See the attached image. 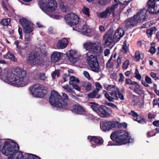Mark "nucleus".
Here are the masks:
<instances>
[{"label": "nucleus", "instance_id": "nucleus-1", "mask_svg": "<svg viewBox=\"0 0 159 159\" xmlns=\"http://www.w3.org/2000/svg\"><path fill=\"white\" fill-rule=\"evenodd\" d=\"M19 147L15 142L5 141L1 151L3 154L6 156L10 155L8 159H41L36 155L31 154L18 152Z\"/></svg>", "mask_w": 159, "mask_h": 159}, {"label": "nucleus", "instance_id": "nucleus-2", "mask_svg": "<svg viewBox=\"0 0 159 159\" xmlns=\"http://www.w3.org/2000/svg\"><path fill=\"white\" fill-rule=\"evenodd\" d=\"M26 72L21 68L17 67L11 72L8 71L7 78L12 84L16 86H23L26 77Z\"/></svg>", "mask_w": 159, "mask_h": 159}, {"label": "nucleus", "instance_id": "nucleus-3", "mask_svg": "<svg viewBox=\"0 0 159 159\" xmlns=\"http://www.w3.org/2000/svg\"><path fill=\"white\" fill-rule=\"evenodd\" d=\"M112 141H109L107 146L121 145L129 142L128 133L125 130H115L110 135Z\"/></svg>", "mask_w": 159, "mask_h": 159}, {"label": "nucleus", "instance_id": "nucleus-4", "mask_svg": "<svg viewBox=\"0 0 159 159\" xmlns=\"http://www.w3.org/2000/svg\"><path fill=\"white\" fill-rule=\"evenodd\" d=\"M62 95L63 99L57 92L54 90H52L49 98V102L51 105L59 109L66 108L67 106V100L68 99V97L65 93H63Z\"/></svg>", "mask_w": 159, "mask_h": 159}, {"label": "nucleus", "instance_id": "nucleus-5", "mask_svg": "<svg viewBox=\"0 0 159 159\" xmlns=\"http://www.w3.org/2000/svg\"><path fill=\"white\" fill-rule=\"evenodd\" d=\"M148 10L143 8L140 10L137 15L144 21L149 13H156L159 12V0H149L148 3Z\"/></svg>", "mask_w": 159, "mask_h": 159}, {"label": "nucleus", "instance_id": "nucleus-6", "mask_svg": "<svg viewBox=\"0 0 159 159\" xmlns=\"http://www.w3.org/2000/svg\"><path fill=\"white\" fill-rule=\"evenodd\" d=\"M39 7L43 11L52 12L55 11L57 3L55 0H40Z\"/></svg>", "mask_w": 159, "mask_h": 159}, {"label": "nucleus", "instance_id": "nucleus-7", "mask_svg": "<svg viewBox=\"0 0 159 159\" xmlns=\"http://www.w3.org/2000/svg\"><path fill=\"white\" fill-rule=\"evenodd\" d=\"M86 55L88 57V64L91 70L97 73L100 71L101 70L96 57L91 54V53L89 52L87 53Z\"/></svg>", "mask_w": 159, "mask_h": 159}, {"label": "nucleus", "instance_id": "nucleus-8", "mask_svg": "<svg viewBox=\"0 0 159 159\" xmlns=\"http://www.w3.org/2000/svg\"><path fill=\"white\" fill-rule=\"evenodd\" d=\"M41 61V58L38 52L33 51L29 54L27 60L28 64L34 66L39 64Z\"/></svg>", "mask_w": 159, "mask_h": 159}, {"label": "nucleus", "instance_id": "nucleus-9", "mask_svg": "<svg viewBox=\"0 0 159 159\" xmlns=\"http://www.w3.org/2000/svg\"><path fill=\"white\" fill-rule=\"evenodd\" d=\"M64 18L66 23L70 26L77 24L80 20L77 16L72 12L68 14Z\"/></svg>", "mask_w": 159, "mask_h": 159}, {"label": "nucleus", "instance_id": "nucleus-10", "mask_svg": "<svg viewBox=\"0 0 159 159\" xmlns=\"http://www.w3.org/2000/svg\"><path fill=\"white\" fill-rule=\"evenodd\" d=\"M118 123L116 121H104L100 123V127L102 131L106 132L116 128V125Z\"/></svg>", "mask_w": 159, "mask_h": 159}, {"label": "nucleus", "instance_id": "nucleus-11", "mask_svg": "<svg viewBox=\"0 0 159 159\" xmlns=\"http://www.w3.org/2000/svg\"><path fill=\"white\" fill-rule=\"evenodd\" d=\"M112 113L111 108L105 106L101 105L98 113V115L103 118H108L111 116V114Z\"/></svg>", "mask_w": 159, "mask_h": 159}, {"label": "nucleus", "instance_id": "nucleus-12", "mask_svg": "<svg viewBox=\"0 0 159 159\" xmlns=\"http://www.w3.org/2000/svg\"><path fill=\"white\" fill-rule=\"evenodd\" d=\"M113 31L111 30H108L103 36V41L104 44L107 46L111 45L114 41H116L113 37Z\"/></svg>", "mask_w": 159, "mask_h": 159}, {"label": "nucleus", "instance_id": "nucleus-13", "mask_svg": "<svg viewBox=\"0 0 159 159\" xmlns=\"http://www.w3.org/2000/svg\"><path fill=\"white\" fill-rule=\"evenodd\" d=\"M117 7V4H114L111 6L107 7L105 11L102 12L98 13L97 15L99 17L102 18H106L110 15L111 12H113L114 9H115Z\"/></svg>", "mask_w": 159, "mask_h": 159}, {"label": "nucleus", "instance_id": "nucleus-14", "mask_svg": "<svg viewBox=\"0 0 159 159\" xmlns=\"http://www.w3.org/2000/svg\"><path fill=\"white\" fill-rule=\"evenodd\" d=\"M112 91L108 93H105L104 96L105 98L110 102H113L114 100H117L118 99V97L117 95V91Z\"/></svg>", "mask_w": 159, "mask_h": 159}, {"label": "nucleus", "instance_id": "nucleus-15", "mask_svg": "<svg viewBox=\"0 0 159 159\" xmlns=\"http://www.w3.org/2000/svg\"><path fill=\"white\" fill-rule=\"evenodd\" d=\"M89 139L91 141L94 142L96 144V145L93 144L91 145L93 148H95L96 147V145L100 146L103 143V140L101 137L96 136H89L88 137V139H89Z\"/></svg>", "mask_w": 159, "mask_h": 159}, {"label": "nucleus", "instance_id": "nucleus-16", "mask_svg": "<svg viewBox=\"0 0 159 159\" xmlns=\"http://www.w3.org/2000/svg\"><path fill=\"white\" fill-rule=\"evenodd\" d=\"M30 93L34 97L42 98L47 93V90H30Z\"/></svg>", "mask_w": 159, "mask_h": 159}, {"label": "nucleus", "instance_id": "nucleus-17", "mask_svg": "<svg viewBox=\"0 0 159 159\" xmlns=\"http://www.w3.org/2000/svg\"><path fill=\"white\" fill-rule=\"evenodd\" d=\"M73 112L78 115H81L85 111L84 107L80 104L75 105L72 110Z\"/></svg>", "mask_w": 159, "mask_h": 159}, {"label": "nucleus", "instance_id": "nucleus-18", "mask_svg": "<svg viewBox=\"0 0 159 159\" xmlns=\"http://www.w3.org/2000/svg\"><path fill=\"white\" fill-rule=\"evenodd\" d=\"M124 31L121 28H118L115 32L113 36L116 42L118 41L124 35Z\"/></svg>", "mask_w": 159, "mask_h": 159}, {"label": "nucleus", "instance_id": "nucleus-19", "mask_svg": "<svg viewBox=\"0 0 159 159\" xmlns=\"http://www.w3.org/2000/svg\"><path fill=\"white\" fill-rule=\"evenodd\" d=\"M100 90H93L89 93L87 95L86 98L87 99H93L94 98H99L101 97V94L99 93Z\"/></svg>", "mask_w": 159, "mask_h": 159}, {"label": "nucleus", "instance_id": "nucleus-20", "mask_svg": "<svg viewBox=\"0 0 159 159\" xmlns=\"http://www.w3.org/2000/svg\"><path fill=\"white\" fill-rule=\"evenodd\" d=\"M70 81L69 82V84L71 85L74 89H80V87L77 84L73 83L75 82L77 83L79 82L80 81L78 78L75 77L73 76H71L70 77Z\"/></svg>", "mask_w": 159, "mask_h": 159}, {"label": "nucleus", "instance_id": "nucleus-21", "mask_svg": "<svg viewBox=\"0 0 159 159\" xmlns=\"http://www.w3.org/2000/svg\"><path fill=\"white\" fill-rule=\"evenodd\" d=\"M79 31L81 32L83 34L87 36L90 37L92 36L93 35L91 32V29L87 25H84L82 28L80 29Z\"/></svg>", "mask_w": 159, "mask_h": 159}, {"label": "nucleus", "instance_id": "nucleus-22", "mask_svg": "<svg viewBox=\"0 0 159 159\" xmlns=\"http://www.w3.org/2000/svg\"><path fill=\"white\" fill-rule=\"evenodd\" d=\"M78 55L75 51L70 50L69 52V60L72 64H74L78 60Z\"/></svg>", "mask_w": 159, "mask_h": 159}, {"label": "nucleus", "instance_id": "nucleus-23", "mask_svg": "<svg viewBox=\"0 0 159 159\" xmlns=\"http://www.w3.org/2000/svg\"><path fill=\"white\" fill-rule=\"evenodd\" d=\"M68 43V41L67 38H64L58 42L57 47L59 49H63L66 47Z\"/></svg>", "mask_w": 159, "mask_h": 159}, {"label": "nucleus", "instance_id": "nucleus-24", "mask_svg": "<svg viewBox=\"0 0 159 159\" xmlns=\"http://www.w3.org/2000/svg\"><path fill=\"white\" fill-rule=\"evenodd\" d=\"M51 59L52 61L56 62L60 61L61 59L60 53L58 52H53L51 55Z\"/></svg>", "mask_w": 159, "mask_h": 159}, {"label": "nucleus", "instance_id": "nucleus-25", "mask_svg": "<svg viewBox=\"0 0 159 159\" xmlns=\"http://www.w3.org/2000/svg\"><path fill=\"white\" fill-rule=\"evenodd\" d=\"M3 57L5 59H9L14 62H17V60L14 54L10 52H8L6 54L4 55Z\"/></svg>", "mask_w": 159, "mask_h": 159}, {"label": "nucleus", "instance_id": "nucleus-26", "mask_svg": "<svg viewBox=\"0 0 159 159\" xmlns=\"http://www.w3.org/2000/svg\"><path fill=\"white\" fill-rule=\"evenodd\" d=\"M96 43L91 41H88L85 43L84 44V48L86 50H92L93 48L94 47V45Z\"/></svg>", "mask_w": 159, "mask_h": 159}, {"label": "nucleus", "instance_id": "nucleus-27", "mask_svg": "<svg viewBox=\"0 0 159 159\" xmlns=\"http://www.w3.org/2000/svg\"><path fill=\"white\" fill-rule=\"evenodd\" d=\"M89 103L91 104L90 106L92 110L98 113L100 108V106L94 102H90Z\"/></svg>", "mask_w": 159, "mask_h": 159}, {"label": "nucleus", "instance_id": "nucleus-28", "mask_svg": "<svg viewBox=\"0 0 159 159\" xmlns=\"http://www.w3.org/2000/svg\"><path fill=\"white\" fill-rule=\"evenodd\" d=\"M24 32L26 34L31 33L34 30L33 25L31 23L23 28Z\"/></svg>", "mask_w": 159, "mask_h": 159}, {"label": "nucleus", "instance_id": "nucleus-29", "mask_svg": "<svg viewBox=\"0 0 159 159\" xmlns=\"http://www.w3.org/2000/svg\"><path fill=\"white\" fill-rule=\"evenodd\" d=\"M125 26L127 28H132L134 27V25H135V24L133 20V19L131 18L127 20H125Z\"/></svg>", "mask_w": 159, "mask_h": 159}, {"label": "nucleus", "instance_id": "nucleus-30", "mask_svg": "<svg viewBox=\"0 0 159 159\" xmlns=\"http://www.w3.org/2000/svg\"><path fill=\"white\" fill-rule=\"evenodd\" d=\"M19 22L23 28L30 24L31 22L25 18H22L19 20Z\"/></svg>", "mask_w": 159, "mask_h": 159}, {"label": "nucleus", "instance_id": "nucleus-31", "mask_svg": "<svg viewBox=\"0 0 159 159\" xmlns=\"http://www.w3.org/2000/svg\"><path fill=\"white\" fill-rule=\"evenodd\" d=\"M45 87L43 85L36 84L30 87L29 89H44Z\"/></svg>", "mask_w": 159, "mask_h": 159}, {"label": "nucleus", "instance_id": "nucleus-32", "mask_svg": "<svg viewBox=\"0 0 159 159\" xmlns=\"http://www.w3.org/2000/svg\"><path fill=\"white\" fill-rule=\"evenodd\" d=\"M101 44L100 43H98L94 45V47L93 48L92 50L97 53H99L101 52L102 49Z\"/></svg>", "mask_w": 159, "mask_h": 159}, {"label": "nucleus", "instance_id": "nucleus-33", "mask_svg": "<svg viewBox=\"0 0 159 159\" xmlns=\"http://www.w3.org/2000/svg\"><path fill=\"white\" fill-rule=\"evenodd\" d=\"M81 86L85 88L86 89H91V84L88 82H83L81 83Z\"/></svg>", "mask_w": 159, "mask_h": 159}, {"label": "nucleus", "instance_id": "nucleus-34", "mask_svg": "<svg viewBox=\"0 0 159 159\" xmlns=\"http://www.w3.org/2000/svg\"><path fill=\"white\" fill-rule=\"evenodd\" d=\"M156 30V29L154 27L148 29L146 31L147 35L148 37L151 36L152 34L155 33Z\"/></svg>", "mask_w": 159, "mask_h": 159}, {"label": "nucleus", "instance_id": "nucleus-35", "mask_svg": "<svg viewBox=\"0 0 159 159\" xmlns=\"http://www.w3.org/2000/svg\"><path fill=\"white\" fill-rule=\"evenodd\" d=\"M134 23L136 25L138 23L140 22L142 20L137 14L134 16L133 17L131 18Z\"/></svg>", "mask_w": 159, "mask_h": 159}, {"label": "nucleus", "instance_id": "nucleus-36", "mask_svg": "<svg viewBox=\"0 0 159 159\" xmlns=\"http://www.w3.org/2000/svg\"><path fill=\"white\" fill-rule=\"evenodd\" d=\"M115 2L117 3L116 4H121L125 5L129 3L130 2V0H114Z\"/></svg>", "mask_w": 159, "mask_h": 159}, {"label": "nucleus", "instance_id": "nucleus-37", "mask_svg": "<svg viewBox=\"0 0 159 159\" xmlns=\"http://www.w3.org/2000/svg\"><path fill=\"white\" fill-rule=\"evenodd\" d=\"M128 50V47L127 45V42L125 40L124 42L123 46L122 52L124 53H126Z\"/></svg>", "mask_w": 159, "mask_h": 159}, {"label": "nucleus", "instance_id": "nucleus-38", "mask_svg": "<svg viewBox=\"0 0 159 159\" xmlns=\"http://www.w3.org/2000/svg\"><path fill=\"white\" fill-rule=\"evenodd\" d=\"M118 124L116 125V127H117L118 128H121L123 127L124 128H126L127 126V123H122L120 124L118 121Z\"/></svg>", "mask_w": 159, "mask_h": 159}, {"label": "nucleus", "instance_id": "nucleus-39", "mask_svg": "<svg viewBox=\"0 0 159 159\" xmlns=\"http://www.w3.org/2000/svg\"><path fill=\"white\" fill-rule=\"evenodd\" d=\"M72 71V70H69L68 71V74H63L62 75V77L63 79L64 82H66L67 80V78L68 76H69L70 74V72L72 73L71 72Z\"/></svg>", "mask_w": 159, "mask_h": 159}, {"label": "nucleus", "instance_id": "nucleus-40", "mask_svg": "<svg viewBox=\"0 0 159 159\" xmlns=\"http://www.w3.org/2000/svg\"><path fill=\"white\" fill-rule=\"evenodd\" d=\"M143 56H140V53L139 51H137L135 53V60L136 61H138L140 59H142L143 58Z\"/></svg>", "mask_w": 159, "mask_h": 159}, {"label": "nucleus", "instance_id": "nucleus-41", "mask_svg": "<svg viewBox=\"0 0 159 159\" xmlns=\"http://www.w3.org/2000/svg\"><path fill=\"white\" fill-rule=\"evenodd\" d=\"M139 98L137 97V96H134L133 97L132 102L134 106H137V103H138V102L139 101Z\"/></svg>", "mask_w": 159, "mask_h": 159}, {"label": "nucleus", "instance_id": "nucleus-42", "mask_svg": "<svg viewBox=\"0 0 159 159\" xmlns=\"http://www.w3.org/2000/svg\"><path fill=\"white\" fill-rule=\"evenodd\" d=\"M10 20V19L9 18L4 19L1 21V23L4 25H8Z\"/></svg>", "mask_w": 159, "mask_h": 159}, {"label": "nucleus", "instance_id": "nucleus-43", "mask_svg": "<svg viewBox=\"0 0 159 159\" xmlns=\"http://www.w3.org/2000/svg\"><path fill=\"white\" fill-rule=\"evenodd\" d=\"M151 45L152 46H151L150 48V52L152 54H153L155 53V52L156 51V49L154 47V43H151Z\"/></svg>", "mask_w": 159, "mask_h": 159}, {"label": "nucleus", "instance_id": "nucleus-44", "mask_svg": "<svg viewBox=\"0 0 159 159\" xmlns=\"http://www.w3.org/2000/svg\"><path fill=\"white\" fill-rule=\"evenodd\" d=\"M82 11L84 14L88 16H89V13L88 8L84 7L82 9Z\"/></svg>", "mask_w": 159, "mask_h": 159}, {"label": "nucleus", "instance_id": "nucleus-45", "mask_svg": "<svg viewBox=\"0 0 159 159\" xmlns=\"http://www.w3.org/2000/svg\"><path fill=\"white\" fill-rule=\"evenodd\" d=\"M156 135V133H155L153 130L148 131L147 133V137L148 138H150L151 136H155Z\"/></svg>", "mask_w": 159, "mask_h": 159}, {"label": "nucleus", "instance_id": "nucleus-46", "mask_svg": "<svg viewBox=\"0 0 159 159\" xmlns=\"http://www.w3.org/2000/svg\"><path fill=\"white\" fill-rule=\"evenodd\" d=\"M59 72L58 70H55L52 74V77L53 79L56 78L57 76V77L59 76Z\"/></svg>", "mask_w": 159, "mask_h": 159}, {"label": "nucleus", "instance_id": "nucleus-47", "mask_svg": "<svg viewBox=\"0 0 159 159\" xmlns=\"http://www.w3.org/2000/svg\"><path fill=\"white\" fill-rule=\"evenodd\" d=\"M104 88L107 89H115L116 87L114 85L105 84L104 86Z\"/></svg>", "mask_w": 159, "mask_h": 159}, {"label": "nucleus", "instance_id": "nucleus-48", "mask_svg": "<svg viewBox=\"0 0 159 159\" xmlns=\"http://www.w3.org/2000/svg\"><path fill=\"white\" fill-rule=\"evenodd\" d=\"M98 3L102 6L106 5L108 3L107 0H99Z\"/></svg>", "mask_w": 159, "mask_h": 159}, {"label": "nucleus", "instance_id": "nucleus-49", "mask_svg": "<svg viewBox=\"0 0 159 159\" xmlns=\"http://www.w3.org/2000/svg\"><path fill=\"white\" fill-rule=\"evenodd\" d=\"M132 87L134 88V89H138L140 88V86L138 83L136 82H133V84L132 85Z\"/></svg>", "mask_w": 159, "mask_h": 159}, {"label": "nucleus", "instance_id": "nucleus-50", "mask_svg": "<svg viewBox=\"0 0 159 159\" xmlns=\"http://www.w3.org/2000/svg\"><path fill=\"white\" fill-rule=\"evenodd\" d=\"M115 9H114V11L113 12H111L112 13L113 18L114 19L116 20H118L120 18V15L119 14H116L115 13Z\"/></svg>", "mask_w": 159, "mask_h": 159}, {"label": "nucleus", "instance_id": "nucleus-51", "mask_svg": "<svg viewBox=\"0 0 159 159\" xmlns=\"http://www.w3.org/2000/svg\"><path fill=\"white\" fill-rule=\"evenodd\" d=\"M150 75L151 77L154 78L156 80L159 79V78L157 77V74L154 72H151V73Z\"/></svg>", "mask_w": 159, "mask_h": 159}, {"label": "nucleus", "instance_id": "nucleus-52", "mask_svg": "<svg viewBox=\"0 0 159 159\" xmlns=\"http://www.w3.org/2000/svg\"><path fill=\"white\" fill-rule=\"evenodd\" d=\"M106 66L107 68L111 69L113 67V64L112 62H107Z\"/></svg>", "mask_w": 159, "mask_h": 159}, {"label": "nucleus", "instance_id": "nucleus-53", "mask_svg": "<svg viewBox=\"0 0 159 159\" xmlns=\"http://www.w3.org/2000/svg\"><path fill=\"white\" fill-rule=\"evenodd\" d=\"M133 117L135 118V117H138L139 115L138 113L134 111H131L130 114Z\"/></svg>", "mask_w": 159, "mask_h": 159}, {"label": "nucleus", "instance_id": "nucleus-54", "mask_svg": "<svg viewBox=\"0 0 159 159\" xmlns=\"http://www.w3.org/2000/svg\"><path fill=\"white\" fill-rule=\"evenodd\" d=\"M118 94L119 98L121 100L124 99V97L123 95L119 91V90H117V95Z\"/></svg>", "mask_w": 159, "mask_h": 159}, {"label": "nucleus", "instance_id": "nucleus-55", "mask_svg": "<svg viewBox=\"0 0 159 159\" xmlns=\"http://www.w3.org/2000/svg\"><path fill=\"white\" fill-rule=\"evenodd\" d=\"M137 105L139 106L140 108H142L143 107V100H140L139 99V101L138 102V103H137Z\"/></svg>", "mask_w": 159, "mask_h": 159}, {"label": "nucleus", "instance_id": "nucleus-56", "mask_svg": "<svg viewBox=\"0 0 159 159\" xmlns=\"http://www.w3.org/2000/svg\"><path fill=\"white\" fill-rule=\"evenodd\" d=\"M145 80L146 82L148 83L151 84L152 83L151 78L148 76H145Z\"/></svg>", "mask_w": 159, "mask_h": 159}, {"label": "nucleus", "instance_id": "nucleus-57", "mask_svg": "<svg viewBox=\"0 0 159 159\" xmlns=\"http://www.w3.org/2000/svg\"><path fill=\"white\" fill-rule=\"evenodd\" d=\"M83 74L84 76L87 78L89 80L90 79V76L89 73L86 71H84L83 72Z\"/></svg>", "mask_w": 159, "mask_h": 159}, {"label": "nucleus", "instance_id": "nucleus-58", "mask_svg": "<svg viewBox=\"0 0 159 159\" xmlns=\"http://www.w3.org/2000/svg\"><path fill=\"white\" fill-rule=\"evenodd\" d=\"M129 62L128 61L126 60L125 61L123 65V68L125 69H127L129 65Z\"/></svg>", "mask_w": 159, "mask_h": 159}, {"label": "nucleus", "instance_id": "nucleus-59", "mask_svg": "<svg viewBox=\"0 0 159 159\" xmlns=\"http://www.w3.org/2000/svg\"><path fill=\"white\" fill-rule=\"evenodd\" d=\"M138 117H139V119H140L139 120H140V121H141V124H144L146 123L145 119L143 116L139 115Z\"/></svg>", "mask_w": 159, "mask_h": 159}, {"label": "nucleus", "instance_id": "nucleus-60", "mask_svg": "<svg viewBox=\"0 0 159 159\" xmlns=\"http://www.w3.org/2000/svg\"><path fill=\"white\" fill-rule=\"evenodd\" d=\"M134 91L139 95H143L144 93L143 90H134Z\"/></svg>", "mask_w": 159, "mask_h": 159}, {"label": "nucleus", "instance_id": "nucleus-61", "mask_svg": "<svg viewBox=\"0 0 159 159\" xmlns=\"http://www.w3.org/2000/svg\"><path fill=\"white\" fill-rule=\"evenodd\" d=\"M30 41V37L28 36L27 37L26 36L25 37V42L26 44H28L29 43Z\"/></svg>", "mask_w": 159, "mask_h": 159}, {"label": "nucleus", "instance_id": "nucleus-62", "mask_svg": "<svg viewBox=\"0 0 159 159\" xmlns=\"http://www.w3.org/2000/svg\"><path fill=\"white\" fill-rule=\"evenodd\" d=\"M119 76H120V78L119 79V82H123L124 80V76L122 73H120L119 74Z\"/></svg>", "mask_w": 159, "mask_h": 159}, {"label": "nucleus", "instance_id": "nucleus-63", "mask_svg": "<svg viewBox=\"0 0 159 159\" xmlns=\"http://www.w3.org/2000/svg\"><path fill=\"white\" fill-rule=\"evenodd\" d=\"M95 85L96 87V89H100L102 88V86L99 82L96 83Z\"/></svg>", "mask_w": 159, "mask_h": 159}, {"label": "nucleus", "instance_id": "nucleus-64", "mask_svg": "<svg viewBox=\"0 0 159 159\" xmlns=\"http://www.w3.org/2000/svg\"><path fill=\"white\" fill-rule=\"evenodd\" d=\"M100 31L102 33L106 31V28L103 25H100L99 27Z\"/></svg>", "mask_w": 159, "mask_h": 159}]
</instances>
